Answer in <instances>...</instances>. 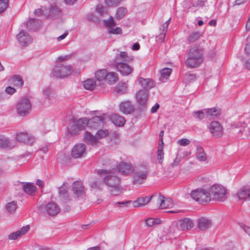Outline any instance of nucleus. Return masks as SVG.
I'll return each instance as SVG.
<instances>
[{
	"instance_id": "obj_61",
	"label": "nucleus",
	"mask_w": 250,
	"mask_h": 250,
	"mask_svg": "<svg viewBox=\"0 0 250 250\" xmlns=\"http://www.w3.org/2000/svg\"><path fill=\"white\" fill-rule=\"evenodd\" d=\"M121 0H104L105 3L107 6H113L118 4Z\"/></svg>"
},
{
	"instance_id": "obj_24",
	"label": "nucleus",
	"mask_w": 250,
	"mask_h": 250,
	"mask_svg": "<svg viewBox=\"0 0 250 250\" xmlns=\"http://www.w3.org/2000/svg\"><path fill=\"white\" fill-rule=\"evenodd\" d=\"M241 120H242L240 119L239 122L234 123L233 124L234 127L236 128H240L239 130V133H243L246 136H250V127L247 126L245 123L242 122Z\"/></svg>"
},
{
	"instance_id": "obj_59",
	"label": "nucleus",
	"mask_w": 250,
	"mask_h": 250,
	"mask_svg": "<svg viewBox=\"0 0 250 250\" xmlns=\"http://www.w3.org/2000/svg\"><path fill=\"white\" fill-rule=\"evenodd\" d=\"M68 188L67 185L64 183L62 186L59 188V192L61 196L63 195L66 193Z\"/></svg>"
},
{
	"instance_id": "obj_57",
	"label": "nucleus",
	"mask_w": 250,
	"mask_h": 250,
	"mask_svg": "<svg viewBox=\"0 0 250 250\" xmlns=\"http://www.w3.org/2000/svg\"><path fill=\"white\" fill-rule=\"evenodd\" d=\"M102 182L100 180H96L90 184V187L92 189H98L100 188Z\"/></svg>"
},
{
	"instance_id": "obj_51",
	"label": "nucleus",
	"mask_w": 250,
	"mask_h": 250,
	"mask_svg": "<svg viewBox=\"0 0 250 250\" xmlns=\"http://www.w3.org/2000/svg\"><path fill=\"white\" fill-rule=\"evenodd\" d=\"M245 51L250 57V58L247 60L245 63V66L248 69L250 70V44H248L246 45L245 47Z\"/></svg>"
},
{
	"instance_id": "obj_16",
	"label": "nucleus",
	"mask_w": 250,
	"mask_h": 250,
	"mask_svg": "<svg viewBox=\"0 0 250 250\" xmlns=\"http://www.w3.org/2000/svg\"><path fill=\"white\" fill-rule=\"evenodd\" d=\"M188 57L187 58L186 63L188 67L193 68L199 66L203 62V59H199L198 57H193L192 52H189Z\"/></svg>"
},
{
	"instance_id": "obj_23",
	"label": "nucleus",
	"mask_w": 250,
	"mask_h": 250,
	"mask_svg": "<svg viewBox=\"0 0 250 250\" xmlns=\"http://www.w3.org/2000/svg\"><path fill=\"white\" fill-rule=\"evenodd\" d=\"M45 210L49 215L55 216L60 212V208L56 203L51 202L46 205Z\"/></svg>"
},
{
	"instance_id": "obj_39",
	"label": "nucleus",
	"mask_w": 250,
	"mask_h": 250,
	"mask_svg": "<svg viewBox=\"0 0 250 250\" xmlns=\"http://www.w3.org/2000/svg\"><path fill=\"white\" fill-rule=\"evenodd\" d=\"M84 141L87 144L91 145H96L98 143L96 136H94L87 131L85 133Z\"/></svg>"
},
{
	"instance_id": "obj_8",
	"label": "nucleus",
	"mask_w": 250,
	"mask_h": 250,
	"mask_svg": "<svg viewBox=\"0 0 250 250\" xmlns=\"http://www.w3.org/2000/svg\"><path fill=\"white\" fill-rule=\"evenodd\" d=\"M16 139L18 142L28 145H32L35 142V137L26 132L18 133L16 134Z\"/></svg>"
},
{
	"instance_id": "obj_11",
	"label": "nucleus",
	"mask_w": 250,
	"mask_h": 250,
	"mask_svg": "<svg viewBox=\"0 0 250 250\" xmlns=\"http://www.w3.org/2000/svg\"><path fill=\"white\" fill-rule=\"evenodd\" d=\"M239 200H246L250 199V186L245 185L241 187L235 194Z\"/></svg>"
},
{
	"instance_id": "obj_54",
	"label": "nucleus",
	"mask_w": 250,
	"mask_h": 250,
	"mask_svg": "<svg viewBox=\"0 0 250 250\" xmlns=\"http://www.w3.org/2000/svg\"><path fill=\"white\" fill-rule=\"evenodd\" d=\"M108 33L111 34H121L122 33V29L120 27L115 28L112 27L108 29Z\"/></svg>"
},
{
	"instance_id": "obj_33",
	"label": "nucleus",
	"mask_w": 250,
	"mask_h": 250,
	"mask_svg": "<svg viewBox=\"0 0 250 250\" xmlns=\"http://www.w3.org/2000/svg\"><path fill=\"white\" fill-rule=\"evenodd\" d=\"M194 223L191 219L186 218L180 221V228L181 229L188 230L193 228Z\"/></svg>"
},
{
	"instance_id": "obj_14",
	"label": "nucleus",
	"mask_w": 250,
	"mask_h": 250,
	"mask_svg": "<svg viewBox=\"0 0 250 250\" xmlns=\"http://www.w3.org/2000/svg\"><path fill=\"white\" fill-rule=\"evenodd\" d=\"M148 97V92L145 90H140L136 94L137 103L140 105L145 107Z\"/></svg>"
},
{
	"instance_id": "obj_32",
	"label": "nucleus",
	"mask_w": 250,
	"mask_h": 250,
	"mask_svg": "<svg viewBox=\"0 0 250 250\" xmlns=\"http://www.w3.org/2000/svg\"><path fill=\"white\" fill-rule=\"evenodd\" d=\"M111 120L116 126H123L125 123V120L123 117L116 114L111 116Z\"/></svg>"
},
{
	"instance_id": "obj_46",
	"label": "nucleus",
	"mask_w": 250,
	"mask_h": 250,
	"mask_svg": "<svg viewBox=\"0 0 250 250\" xmlns=\"http://www.w3.org/2000/svg\"><path fill=\"white\" fill-rule=\"evenodd\" d=\"M103 23L104 25L108 28V30L110 29V28L114 27L116 25V23L114 21L113 18L112 16H110L109 18L107 20H104L103 21Z\"/></svg>"
},
{
	"instance_id": "obj_60",
	"label": "nucleus",
	"mask_w": 250,
	"mask_h": 250,
	"mask_svg": "<svg viewBox=\"0 0 250 250\" xmlns=\"http://www.w3.org/2000/svg\"><path fill=\"white\" fill-rule=\"evenodd\" d=\"M177 143L181 146H187L190 143V141L187 139L183 138L181 140H179Z\"/></svg>"
},
{
	"instance_id": "obj_6",
	"label": "nucleus",
	"mask_w": 250,
	"mask_h": 250,
	"mask_svg": "<svg viewBox=\"0 0 250 250\" xmlns=\"http://www.w3.org/2000/svg\"><path fill=\"white\" fill-rule=\"evenodd\" d=\"M87 126H88V120L86 118H80L68 127V131L72 135L76 134Z\"/></svg>"
},
{
	"instance_id": "obj_25",
	"label": "nucleus",
	"mask_w": 250,
	"mask_h": 250,
	"mask_svg": "<svg viewBox=\"0 0 250 250\" xmlns=\"http://www.w3.org/2000/svg\"><path fill=\"white\" fill-rule=\"evenodd\" d=\"M120 110L124 114H128L134 110V107L130 102L127 101L122 102L119 105Z\"/></svg>"
},
{
	"instance_id": "obj_56",
	"label": "nucleus",
	"mask_w": 250,
	"mask_h": 250,
	"mask_svg": "<svg viewBox=\"0 0 250 250\" xmlns=\"http://www.w3.org/2000/svg\"><path fill=\"white\" fill-rule=\"evenodd\" d=\"M164 153L163 149H161V147L158 148L157 149V159L160 163H162L164 159Z\"/></svg>"
},
{
	"instance_id": "obj_64",
	"label": "nucleus",
	"mask_w": 250,
	"mask_h": 250,
	"mask_svg": "<svg viewBox=\"0 0 250 250\" xmlns=\"http://www.w3.org/2000/svg\"><path fill=\"white\" fill-rule=\"evenodd\" d=\"M44 13L43 10L42 8L37 9L34 11V14L35 16L38 17Z\"/></svg>"
},
{
	"instance_id": "obj_17",
	"label": "nucleus",
	"mask_w": 250,
	"mask_h": 250,
	"mask_svg": "<svg viewBox=\"0 0 250 250\" xmlns=\"http://www.w3.org/2000/svg\"><path fill=\"white\" fill-rule=\"evenodd\" d=\"M29 225L22 227L20 229L10 233L8 235V239L12 240H16L26 234L29 230Z\"/></svg>"
},
{
	"instance_id": "obj_41",
	"label": "nucleus",
	"mask_w": 250,
	"mask_h": 250,
	"mask_svg": "<svg viewBox=\"0 0 250 250\" xmlns=\"http://www.w3.org/2000/svg\"><path fill=\"white\" fill-rule=\"evenodd\" d=\"M107 72L106 69L99 70L95 72V78L99 81L105 80Z\"/></svg>"
},
{
	"instance_id": "obj_52",
	"label": "nucleus",
	"mask_w": 250,
	"mask_h": 250,
	"mask_svg": "<svg viewBox=\"0 0 250 250\" xmlns=\"http://www.w3.org/2000/svg\"><path fill=\"white\" fill-rule=\"evenodd\" d=\"M203 110H198L193 112V116L194 118L201 120L205 117V113Z\"/></svg>"
},
{
	"instance_id": "obj_45",
	"label": "nucleus",
	"mask_w": 250,
	"mask_h": 250,
	"mask_svg": "<svg viewBox=\"0 0 250 250\" xmlns=\"http://www.w3.org/2000/svg\"><path fill=\"white\" fill-rule=\"evenodd\" d=\"M127 12V10L126 8L124 7H119L117 9L116 15H115V18L117 20H120L122 19L126 14Z\"/></svg>"
},
{
	"instance_id": "obj_38",
	"label": "nucleus",
	"mask_w": 250,
	"mask_h": 250,
	"mask_svg": "<svg viewBox=\"0 0 250 250\" xmlns=\"http://www.w3.org/2000/svg\"><path fill=\"white\" fill-rule=\"evenodd\" d=\"M206 114V117L208 119H213L219 114V111L215 108L204 109Z\"/></svg>"
},
{
	"instance_id": "obj_7",
	"label": "nucleus",
	"mask_w": 250,
	"mask_h": 250,
	"mask_svg": "<svg viewBox=\"0 0 250 250\" xmlns=\"http://www.w3.org/2000/svg\"><path fill=\"white\" fill-rule=\"evenodd\" d=\"M190 196L194 200L200 204H204L210 201L208 191L203 189H197L191 192Z\"/></svg>"
},
{
	"instance_id": "obj_42",
	"label": "nucleus",
	"mask_w": 250,
	"mask_h": 250,
	"mask_svg": "<svg viewBox=\"0 0 250 250\" xmlns=\"http://www.w3.org/2000/svg\"><path fill=\"white\" fill-rule=\"evenodd\" d=\"M83 85L85 89L92 90L95 88L96 83L93 79H88L83 82Z\"/></svg>"
},
{
	"instance_id": "obj_47",
	"label": "nucleus",
	"mask_w": 250,
	"mask_h": 250,
	"mask_svg": "<svg viewBox=\"0 0 250 250\" xmlns=\"http://www.w3.org/2000/svg\"><path fill=\"white\" fill-rule=\"evenodd\" d=\"M160 223V220L158 218H150L146 220V224L147 226L151 227L156 224Z\"/></svg>"
},
{
	"instance_id": "obj_26",
	"label": "nucleus",
	"mask_w": 250,
	"mask_h": 250,
	"mask_svg": "<svg viewBox=\"0 0 250 250\" xmlns=\"http://www.w3.org/2000/svg\"><path fill=\"white\" fill-rule=\"evenodd\" d=\"M73 191L77 197L81 196L84 194V188L81 181L75 182L72 186Z\"/></svg>"
},
{
	"instance_id": "obj_28",
	"label": "nucleus",
	"mask_w": 250,
	"mask_h": 250,
	"mask_svg": "<svg viewBox=\"0 0 250 250\" xmlns=\"http://www.w3.org/2000/svg\"><path fill=\"white\" fill-rule=\"evenodd\" d=\"M42 24L41 21L32 19L27 22L26 27L30 31H36L41 27Z\"/></svg>"
},
{
	"instance_id": "obj_1",
	"label": "nucleus",
	"mask_w": 250,
	"mask_h": 250,
	"mask_svg": "<svg viewBox=\"0 0 250 250\" xmlns=\"http://www.w3.org/2000/svg\"><path fill=\"white\" fill-rule=\"evenodd\" d=\"M134 57L125 51H120L115 57L114 66L123 76H128L133 71V68L128 63L132 62Z\"/></svg>"
},
{
	"instance_id": "obj_44",
	"label": "nucleus",
	"mask_w": 250,
	"mask_h": 250,
	"mask_svg": "<svg viewBox=\"0 0 250 250\" xmlns=\"http://www.w3.org/2000/svg\"><path fill=\"white\" fill-rule=\"evenodd\" d=\"M202 36V33L199 31L193 32L191 33L188 37V41L190 42H193L198 40Z\"/></svg>"
},
{
	"instance_id": "obj_53",
	"label": "nucleus",
	"mask_w": 250,
	"mask_h": 250,
	"mask_svg": "<svg viewBox=\"0 0 250 250\" xmlns=\"http://www.w3.org/2000/svg\"><path fill=\"white\" fill-rule=\"evenodd\" d=\"M9 0H0V14L4 12L7 8Z\"/></svg>"
},
{
	"instance_id": "obj_55",
	"label": "nucleus",
	"mask_w": 250,
	"mask_h": 250,
	"mask_svg": "<svg viewBox=\"0 0 250 250\" xmlns=\"http://www.w3.org/2000/svg\"><path fill=\"white\" fill-rule=\"evenodd\" d=\"M96 12L99 13L101 16L106 13V10L105 7L102 5H98L96 8Z\"/></svg>"
},
{
	"instance_id": "obj_49",
	"label": "nucleus",
	"mask_w": 250,
	"mask_h": 250,
	"mask_svg": "<svg viewBox=\"0 0 250 250\" xmlns=\"http://www.w3.org/2000/svg\"><path fill=\"white\" fill-rule=\"evenodd\" d=\"M131 203V201L130 200L125 201L122 202H117L114 204V206L115 208L127 207Z\"/></svg>"
},
{
	"instance_id": "obj_58",
	"label": "nucleus",
	"mask_w": 250,
	"mask_h": 250,
	"mask_svg": "<svg viewBox=\"0 0 250 250\" xmlns=\"http://www.w3.org/2000/svg\"><path fill=\"white\" fill-rule=\"evenodd\" d=\"M87 19L91 21L97 22L98 21V18L95 16L93 13H88L86 16Z\"/></svg>"
},
{
	"instance_id": "obj_50",
	"label": "nucleus",
	"mask_w": 250,
	"mask_h": 250,
	"mask_svg": "<svg viewBox=\"0 0 250 250\" xmlns=\"http://www.w3.org/2000/svg\"><path fill=\"white\" fill-rule=\"evenodd\" d=\"M108 134V131L106 129H101L97 131L96 134V137L97 139H101L106 137Z\"/></svg>"
},
{
	"instance_id": "obj_9",
	"label": "nucleus",
	"mask_w": 250,
	"mask_h": 250,
	"mask_svg": "<svg viewBox=\"0 0 250 250\" xmlns=\"http://www.w3.org/2000/svg\"><path fill=\"white\" fill-rule=\"evenodd\" d=\"M17 40L19 43L23 46L30 44L33 40L31 36L23 30H21L17 35Z\"/></svg>"
},
{
	"instance_id": "obj_15",
	"label": "nucleus",
	"mask_w": 250,
	"mask_h": 250,
	"mask_svg": "<svg viewBox=\"0 0 250 250\" xmlns=\"http://www.w3.org/2000/svg\"><path fill=\"white\" fill-rule=\"evenodd\" d=\"M117 168L122 174L127 175L131 174L133 171V168L130 164L125 162H121L117 166Z\"/></svg>"
},
{
	"instance_id": "obj_20",
	"label": "nucleus",
	"mask_w": 250,
	"mask_h": 250,
	"mask_svg": "<svg viewBox=\"0 0 250 250\" xmlns=\"http://www.w3.org/2000/svg\"><path fill=\"white\" fill-rule=\"evenodd\" d=\"M23 190L27 194L33 196L37 192V187L31 183H21Z\"/></svg>"
},
{
	"instance_id": "obj_34",
	"label": "nucleus",
	"mask_w": 250,
	"mask_h": 250,
	"mask_svg": "<svg viewBox=\"0 0 250 250\" xmlns=\"http://www.w3.org/2000/svg\"><path fill=\"white\" fill-rule=\"evenodd\" d=\"M12 142L3 136H0V147L4 149H11L14 147Z\"/></svg>"
},
{
	"instance_id": "obj_3",
	"label": "nucleus",
	"mask_w": 250,
	"mask_h": 250,
	"mask_svg": "<svg viewBox=\"0 0 250 250\" xmlns=\"http://www.w3.org/2000/svg\"><path fill=\"white\" fill-rule=\"evenodd\" d=\"M208 193L210 200L222 201L226 194V189L222 185L214 184L209 188Z\"/></svg>"
},
{
	"instance_id": "obj_63",
	"label": "nucleus",
	"mask_w": 250,
	"mask_h": 250,
	"mask_svg": "<svg viewBox=\"0 0 250 250\" xmlns=\"http://www.w3.org/2000/svg\"><path fill=\"white\" fill-rule=\"evenodd\" d=\"M206 0H198L193 4V6L195 7L202 6L206 2Z\"/></svg>"
},
{
	"instance_id": "obj_40",
	"label": "nucleus",
	"mask_w": 250,
	"mask_h": 250,
	"mask_svg": "<svg viewBox=\"0 0 250 250\" xmlns=\"http://www.w3.org/2000/svg\"><path fill=\"white\" fill-rule=\"evenodd\" d=\"M118 80V74L113 72H107L106 76V80L108 83H112L116 82Z\"/></svg>"
},
{
	"instance_id": "obj_12",
	"label": "nucleus",
	"mask_w": 250,
	"mask_h": 250,
	"mask_svg": "<svg viewBox=\"0 0 250 250\" xmlns=\"http://www.w3.org/2000/svg\"><path fill=\"white\" fill-rule=\"evenodd\" d=\"M208 129L211 134L216 137H221L223 133L222 125L217 121L212 122L208 126Z\"/></svg>"
},
{
	"instance_id": "obj_29",
	"label": "nucleus",
	"mask_w": 250,
	"mask_h": 250,
	"mask_svg": "<svg viewBox=\"0 0 250 250\" xmlns=\"http://www.w3.org/2000/svg\"><path fill=\"white\" fill-rule=\"evenodd\" d=\"M147 175V172L145 171H137L135 172L134 177V183L136 184H141L144 182Z\"/></svg>"
},
{
	"instance_id": "obj_27",
	"label": "nucleus",
	"mask_w": 250,
	"mask_h": 250,
	"mask_svg": "<svg viewBox=\"0 0 250 250\" xmlns=\"http://www.w3.org/2000/svg\"><path fill=\"white\" fill-rule=\"evenodd\" d=\"M170 19L166 21L160 27L161 33L156 37V41L162 42H164L166 34L168 29V26L169 23Z\"/></svg>"
},
{
	"instance_id": "obj_30",
	"label": "nucleus",
	"mask_w": 250,
	"mask_h": 250,
	"mask_svg": "<svg viewBox=\"0 0 250 250\" xmlns=\"http://www.w3.org/2000/svg\"><path fill=\"white\" fill-rule=\"evenodd\" d=\"M211 220L205 217H201L198 219V227L200 230H206L212 225Z\"/></svg>"
},
{
	"instance_id": "obj_5",
	"label": "nucleus",
	"mask_w": 250,
	"mask_h": 250,
	"mask_svg": "<svg viewBox=\"0 0 250 250\" xmlns=\"http://www.w3.org/2000/svg\"><path fill=\"white\" fill-rule=\"evenodd\" d=\"M72 67L69 65L58 64L55 65L53 69V76L59 78H63L71 74Z\"/></svg>"
},
{
	"instance_id": "obj_48",
	"label": "nucleus",
	"mask_w": 250,
	"mask_h": 250,
	"mask_svg": "<svg viewBox=\"0 0 250 250\" xmlns=\"http://www.w3.org/2000/svg\"><path fill=\"white\" fill-rule=\"evenodd\" d=\"M172 70L169 68H164L160 70V73L162 77L165 79H167L171 73Z\"/></svg>"
},
{
	"instance_id": "obj_2",
	"label": "nucleus",
	"mask_w": 250,
	"mask_h": 250,
	"mask_svg": "<svg viewBox=\"0 0 250 250\" xmlns=\"http://www.w3.org/2000/svg\"><path fill=\"white\" fill-rule=\"evenodd\" d=\"M116 170L112 168V170L99 169L98 173L104 175V182L112 188L110 191L113 195H118L120 192L119 185L120 179L116 175Z\"/></svg>"
},
{
	"instance_id": "obj_10",
	"label": "nucleus",
	"mask_w": 250,
	"mask_h": 250,
	"mask_svg": "<svg viewBox=\"0 0 250 250\" xmlns=\"http://www.w3.org/2000/svg\"><path fill=\"white\" fill-rule=\"evenodd\" d=\"M85 154V146L83 143L76 144L71 150V155L75 159L81 158Z\"/></svg>"
},
{
	"instance_id": "obj_18",
	"label": "nucleus",
	"mask_w": 250,
	"mask_h": 250,
	"mask_svg": "<svg viewBox=\"0 0 250 250\" xmlns=\"http://www.w3.org/2000/svg\"><path fill=\"white\" fill-rule=\"evenodd\" d=\"M158 203L159 204V208L161 209L170 208L173 205V202L171 199L166 198L161 195L159 196Z\"/></svg>"
},
{
	"instance_id": "obj_13",
	"label": "nucleus",
	"mask_w": 250,
	"mask_h": 250,
	"mask_svg": "<svg viewBox=\"0 0 250 250\" xmlns=\"http://www.w3.org/2000/svg\"><path fill=\"white\" fill-rule=\"evenodd\" d=\"M105 114L101 116H96L88 120V127L96 129L104 125V116Z\"/></svg>"
},
{
	"instance_id": "obj_22",
	"label": "nucleus",
	"mask_w": 250,
	"mask_h": 250,
	"mask_svg": "<svg viewBox=\"0 0 250 250\" xmlns=\"http://www.w3.org/2000/svg\"><path fill=\"white\" fill-rule=\"evenodd\" d=\"M42 94L45 102L48 104H51L55 102V97L54 95L52 89L50 87H45L42 90Z\"/></svg>"
},
{
	"instance_id": "obj_62",
	"label": "nucleus",
	"mask_w": 250,
	"mask_h": 250,
	"mask_svg": "<svg viewBox=\"0 0 250 250\" xmlns=\"http://www.w3.org/2000/svg\"><path fill=\"white\" fill-rule=\"evenodd\" d=\"M5 91L6 93L10 95L13 94L16 92L15 89L11 86H8L6 87Z\"/></svg>"
},
{
	"instance_id": "obj_19",
	"label": "nucleus",
	"mask_w": 250,
	"mask_h": 250,
	"mask_svg": "<svg viewBox=\"0 0 250 250\" xmlns=\"http://www.w3.org/2000/svg\"><path fill=\"white\" fill-rule=\"evenodd\" d=\"M62 11L57 6L56 3L52 4L50 5L48 13L45 12L44 15L48 17L56 19L60 16Z\"/></svg>"
},
{
	"instance_id": "obj_43",
	"label": "nucleus",
	"mask_w": 250,
	"mask_h": 250,
	"mask_svg": "<svg viewBox=\"0 0 250 250\" xmlns=\"http://www.w3.org/2000/svg\"><path fill=\"white\" fill-rule=\"evenodd\" d=\"M192 52L193 54V57L197 58L198 57L199 59H203V52L202 50L197 46H194L192 47L189 52Z\"/></svg>"
},
{
	"instance_id": "obj_37",
	"label": "nucleus",
	"mask_w": 250,
	"mask_h": 250,
	"mask_svg": "<svg viewBox=\"0 0 250 250\" xmlns=\"http://www.w3.org/2000/svg\"><path fill=\"white\" fill-rule=\"evenodd\" d=\"M10 83L19 88L22 86L23 81L20 76L15 75L9 80Z\"/></svg>"
},
{
	"instance_id": "obj_36",
	"label": "nucleus",
	"mask_w": 250,
	"mask_h": 250,
	"mask_svg": "<svg viewBox=\"0 0 250 250\" xmlns=\"http://www.w3.org/2000/svg\"><path fill=\"white\" fill-rule=\"evenodd\" d=\"M18 208L17 202L15 201H12L5 204V208L7 212L13 214Z\"/></svg>"
},
{
	"instance_id": "obj_31",
	"label": "nucleus",
	"mask_w": 250,
	"mask_h": 250,
	"mask_svg": "<svg viewBox=\"0 0 250 250\" xmlns=\"http://www.w3.org/2000/svg\"><path fill=\"white\" fill-rule=\"evenodd\" d=\"M152 198V196L139 197L133 202V205L136 208L144 206L147 204Z\"/></svg>"
},
{
	"instance_id": "obj_21",
	"label": "nucleus",
	"mask_w": 250,
	"mask_h": 250,
	"mask_svg": "<svg viewBox=\"0 0 250 250\" xmlns=\"http://www.w3.org/2000/svg\"><path fill=\"white\" fill-rule=\"evenodd\" d=\"M139 84L144 89V90H148L154 87L155 83L154 81L149 78L145 79L140 77L138 79Z\"/></svg>"
},
{
	"instance_id": "obj_4",
	"label": "nucleus",
	"mask_w": 250,
	"mask_h": 250,
	"mask_svg": "<svg viewBox=\"0 0 250 250\" xmlns=\"http://www.w3.org/2000/svg\"><path fill=\"white\" fill-rule=\"evenodd\" d=\"M32 104L27 98H23L18 101L16 105V110L19 115L24 117L31 111Z\"/></svg>"
},
{
	"instance_id": "obj_35",
	"label": "nucleus",
	"mask_w": 250,
	"mask_h": 250,
	"mask_svg": "<svg viewBox=\"0 0 250 250\" xmlns=\"http://www.w3.org/2000/svg\"><path fill=\"white\" fill-rule=\"evenodd\" d=\"M196 159L200 162H204L207 160V156L203 148L198 146L196 149Z\"/></svg>"
}]
</instances>
